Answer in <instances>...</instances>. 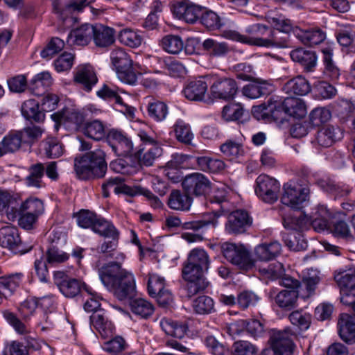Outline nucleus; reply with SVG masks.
Wrapping results in <instances>:
<instances>
[{"mask_svg": "<svg viewBox=\"0 0 355 355\" xmlns=\"http://www.w3.org/2000/svg\"><path fill=\"white\" fill-rule=\"evenodd\" d=\"M210 265L209 257L203 249L192 250L182 269V279L185 282L184 289L189 297L204 292L209 286L205 277Z\"/></svg>", "mask_w": 355, "mask_h": 355, "instance_id": "obj_1", "label": "nucleus"}, {"mask_svg": "<svg viewBox=\"0 0 355 355\" xmlns=\"http://www.w3.org/2000/svg\"><path fill=\"white\" fill-rule=\"evenodd\" d=\"M122 261H110L103 264L98 270L103 284L119 300L132 297L135 291L134 276L122 268Z\"/></svg>", "mask_w": 355, "mask_h": 355, "instance_id": "obj_2", "label": "nucleus"}, {"mask_svg": "<svg viewBox=\"0 0 355 355\" xmlns=\"http://www.w3.org/2000/svg\"><path fill=\"white\" fill-rule=\"evenodd\" d=\"M73 168L76 176L80 180H87L95 178H103L107 169L105 153L98 148L76 157Z\"/></svg>", "mask_w": 355, "mask_h": 355, "instance_id": "obj_3", "label": "nucleus"}, {"mask_svg": "<svg viewBox=\"0 0 355 355\" xmlns=\"http://www.w3.org/2000/svg\"><path fill=\"white\" fill-rule=\"evenodd\" d=\"M209 201L211 204L219 205L220 208L205 215L202 220L182 223L179 218L171 217L166 219L167 225L171 227L180 226L184 230H192L193 231H199L210 225L216 227L218 224V218L220 216L228 213V210L222 205L227 202V197L225 194L216 195L211 197Z\"/></svg>", "mask_w": 355, "mask_h": 355, "instance_id": "obj_4", "label": "nucleus"}, {"mask_svg": "<svg viewBox=\"0 0 355 355\" xmlns=\"http://www.w3.org/2000/svg\"><path fill=\"white\" fill-rule=\"evenodd\" d=\"M268 24L272 29L268 33V48L282 49L286 46L287 34L293 33V24L282 16L268 17Z\"/></svg>", "mask_w": 355, "mask_h": 355, "instance_id": "obj_5", "label": "nucleus"}, {"mask_svg": "<svg viewBox=\"0 0 355 355\" xmlns=\"http://www.w3.org/2000/svg\"><path fill=\"white\" fill-rule=\"evenodd\" d=\"M110 58L118 78L126 84L135 85L137 76L133 69L130 55L123 49L118 48L111 52Z\"/></svg>", "mask_w": 355, "mask_h": 355, "instance_id": "obj_6", "label": "nucleus"}, {"mask_svg": "<svg viewBox=\"0 0 355 355\" xmlns=\"http://www.w3.org/2000/svg\"><path fill=\"white\" fill-rule=\"evenodd\" d=\"M221 250L225 258L243 270L248 271L255 266V260L250 257L249 250L242 244L224 243Z\"/></svg>", "mask_w": 355, "mask_h": 355, "instance_id": "obj_7", "label": "nucleus"}, {"mask_svg": "<svg viewBox=\"0 0 355 355\" xmlns=\"http://www.w3.org/2000/svg\"><path fill=\"white\" fill-rule=\"evenodd\" d=\"M295 335L291 330L272 329L270 342L273 355H293L296 347L293 339Z\"/></svg>", "mask_w": 355, "mask_h": 355, "instance_id": "obj_8", "label": "nucleus"}, {"mask_svg": "<svg viewBox=\"0 0 355 355\" xmlns=\"http://www.w3.org/2000/svg\"><path fill=\"white\" fill-rule=\"evenodd\" d=\"M284 189L281 201L286 206L299 209L309 200V189L307 187H295L287 183L284 185Z\"/></svg>", "mask_w": 355, "mask_h": 355, "instance_id": "obj_9", "label": "nucleus"}, {"mask_svg": "<svg viewBox=\"0 0 355 355\" xmlns=\"http://www.w3.org/2000/svg\"><path fill=\"white\" fill-rule=\"evenodd\" d=\"M54 283L60 291L67 297L76 296L82 288L88 291L87 286L75 278L68 277L64 272L56 271L53 275Z\"/></svg>", "mask_w": 355, "mask_h": 355, "instance_id": "obj_10", "label": "nucleus"}, {"mask_svg": "<svg viewBox=\"0 0 355 355\" xmlns=\"http://www.w3.org/2000/svg\"><path fill=\"white\" fill-rule=\"evenodd\" d=\"M184 190L189 195L205 196L211 189V183L203 174L193 173L187 175L182 181Z\"/></svg>", "mask_w": 355, "mask_h": 355, "instance_id": "obj_11", "label": "nucleus"}, {"mask_svg": "<svg viewBox=\"0 0 355 355\" xmlns=\"http://www.w3.org/2000/svg\"><path fill=\"white\" fill-rule=\"evenodd\" d=\"M252 223V218L248 211L237 209L228 214L225 230L229 234H239L244 233Z\"/></svg>", "mask_w": 355, "mask_h": 355, "instance_id": "obj_12", "label": "nucleus"}, {"mask_svg": "<svg viewBox=\"0 0 355 355\" xmlns=\"http://www.w3.org/2000/svg\"><path fill=\"white\" fill-rule=\"evenodd\" d=\"M285 98L272 94L268 98V122L279 126L288 122Z\"/></svg>", "mask_w": 355, "mask_h": 355, "instance_id": "obj_13", "label": "nucleus"}, {"mask_svg": "<svg viewBox=\"0 0 355 355\" xmlns=\"http://www.w3.org/2000/svg\"><path fill=\"white\" fill-rule=\"evenodd\" d=\"M237 90L236 81L229 78H216L210 86V93L212 97L224 101L232 100Z\"/></svg>", "mask_w": 355, "mask_h": 355, "instance_id": "obj_14", "label": "nucleus"}, {"mask_svg": "<svg viewBox=\"0 0 355 355\" xmlns=\"http://www.w3.org/2000/svg\"><path fill=\"white\" fill-rule=\"evenodd\" d=\"M202 11V7L186 0L177 1L173 10L176 17L189 24H194L199 19Z\"/></svg>", "mask_w": 355, "mask_h": 355, "instance_id": "obj_15", "label": "nucleus"}, {"mask_svg": "<svg viewBox=\"0 0 355 355\" xmlns=\"http://www.w3.org/2000/svg\"><path fill=\"white\" fill-rule=\"evenodd\" d=\"M312 272H313V275L309 272L307 275L304 276L301 282L290 276H286L285 274L278 280L280 284L286 288H291V290H300L302 288L307 291V293L313 294L316 286L320 281V277L314 271Z\"/></svg>", "mask_w": 355, "mask_h": 355, "instance_id": "obj_16", "label": "nucleus"}, {"mask_svg": "<svg viewBox=\"0 0 355 355\" xmlns=\"http://www.w3.org/2000/svg\"><path fill=\"white\" fill-rule=\"evenodd\" d=\"M107 141L118 156L126 157L132 153V142L121 131L111 130L107 135Z\"/></svg>", "mask_w": 355, "mask_h": 355, "instance_id": "obj_17", "label": "nucleus"}, {"mask_svg": "<svg viewBox=\"0 0 355 355\" xmlns=\"http://www.w3.org/2000/svg\"><path fill=\"white\" fill-rule=\"evenodd\" d=\"M0 245L15 253L23 254L26 250L22 247L18 229L14 226H4L0 229Z\"/></svg>", "mask_w": 355, "mask_h": 355, "instance_id": "obj_18", "label": "nucleus"}, {"mask_svg": "<svg viewBox=\"0 0 355 355\" xmlns=\"http://www.w3.org/2000/svg\"><path fill=\"white\" fill-rule=\"evenodd\" d=\"M293 34L302 44L310 46L320 44L326 39V33L318 27L302 29L293 25Z\"/></svg>", "mask_w": 355, "mask_h": 355, "instance_id": "obj_19", "label": "nucleus"}, {"mask_svg": "<svg viewBox=\"0 0 355 355\" xmlns=\"http://www.w3.org/2000/svg\"><path fill=\"white\" fill-rule=\"evenodd\" d=\"M312 295L302 288L300 290H282L275 296V301L280 308L291 310L297 306L299 297L306 299Z\"/></svg>", "mask_w": 355, "mask_h": 355, "instance_id": "obj_20", "label": "nucleus"}, {"mask_svg": "<svg viewBox=\"0 0 355 355\" xmlns=\"http://www.w3.org/2000/svg\"><path fill=\"white\" fill-rule=\"evenodd\" d=\"M211 80V78L206 76L190 81L183 89L184 96L190 101H202L207 91L208 82L210 83Z\"/></svg>", "mask_w": 355, "mask_h": 355, "instance_id": "obj_21", "label": "nucleus"}, {"mask_svg": "<svg viewBox=\"0 0 355 355\" xmlns=\"http://www.w3.org/2000/svg\"><path fill=\"white\" fill-rule=\"evenodd\" d=\"M338 333L340 338L348 344L355 343V314L340 315L338 322Z\"/></svg>", "mask_w": 355, "mask_h": 355, "instance_id": "obj_22", "label": "nucleus"}, {"mask_svg": "<svg viewBox=\"0 0 355 355\" xmlns=\"http://www.w3.org/2000/svg\"><path fill=\"white\" fill-rule=\"evenodd\" d=\"M90 324L101 334L103 338L112 336L114 333V325L106 316L105 311L98 310L94 311L89 317Z\"/></svg>", "mask_w": 355, "mask_h": 355, "instance_id": "obj_23", "label": "nucleus"}, {"mask_svg": "<svg viewBox=\"0 0 355 355\" xmlns=\"http://www.w3.org/2000/svg\"><path fill=\"white\" fill-rule=\"evenodd\" d=\"M94 25L85 24L72 30L67 37L69 45L85 46L93 40Z\"/></svg>", "mask_w": 355, "mask_h": 355, "instance_id": "obj_24", "label": "nucleus"}, {"mask_svg": "<svg viewBox=\"0 0 355 355\" xmlns=\"http://www.w3.org/2000/svg\"><path fill=\"white\" fill-rule=\"evenodd\" d=\"M74 80L80 84L86 92H90L98 82L94 69L89 64L79 66L76 69Z\"/></svg>", "mask_w": 355, "mask_h": 355, "instance_id": "obj_25", "label": "nucleus"}, {"mask_svg": "<svg viewBox=\"0 0 355 355\" xmlns=\"http://www.w3.org/2000/svg\"><path fill=\"white\" fill-rule=\"evenodd\" d=\"M93 41L98 47L105 48L115 41V31L112 28L101 24L94 25Z\"/></svg>", "mask_w": 355, "mask_h": 355, "instance_id": "obj_26", "label": "nucleus"}, {"mask_svg": "<svg viewBox=\"0 0 355 355\" xmlns=\"http://www.w3.org/2000/svg\"><path fill=\"white\" fill-rule=\"evenodd\" d=\"M336 37L346 53H355V31L350 26H343L336 32Z\"/></svg>", "mask_w": 355, "mask_h": 355, "instance_id": "obj_27", "label": "nucleus"}, {"mask_svg": "<svg viewBox=\"0 0 355 355\" xmlns=\"http://www.w3.org/2000/svg\"><path fill=\"white\" fill-rule=\"evenodd\" d=\"M291 59L298 62L306 71H312L317 63V57L312 51L298 48L291 52Z\"/></svg>", "mask_w": 355, "mask_h": 355, "instance_id": "obj_28", "label": "nucleus"}, {"mask_svg": "<svg viewBox=\"0 0 355 355\" xmlns=\"http://www.w3.org/2000/svg\"><path fill=\"white\" fill-rule=\"evenodd\" d=\"M23 277L21 272L0 277V295L5 298L11 296L21 284Z\"/></svg>", "mask_w": 355, "mask_h": 355, "instance_id": "obj_29", "label": "nucleus"}, {"mask_svg": "<svg viewBox=\"0 0 355 355\" xmlns=\"http://www.w3.org/2000/svg\"><path fill=\"white\" fill-rule=\"evenodd\" d=\"M53 79L49 71H42L36 74L31 80L28 88L35 96H42L51 86Z\"/></svg>", "mask_w": 355, "mask_h": 355, "instance_id": "obj_30", "label": "nucleus"}, {"mask_svg": "<svg viewBox=\"0 0 355 355\" xmlns=\"http://www.w3.org/2000/svg\"><path fill=\"white\" fill-rule=\"evenodd\" d=\"M340 129L327 125L320 128L316 134L314 144L323 148L330 147L338 139Z\"/></svg>", "mask_w": 355, "mask_h": 355, "instance_id": "obj_31", "label": "nucleus"}, {"mask_svg": "<svg viewBox=\"0 0 355 355\" xmlns=\"http://www.w3.org/2000/svg\"><path fill=\"white\" fill-rule=\"evenodd\" d=\"M192 200V198L188 193L173 190L168 200V205L174 210L187 211L191 206Z\"/></svg>", "mask_w": 355, "mask_h": 355, "instance_id": "obj_32", "label": "nucleus"}, {"mask_svg": "<svg viewBox=\"0 0 355 355\" xmlns=\"http://www.w3.org/2000/svg\"><path fill=\"white\" fill-rule=\"evenodd\" d=\"M284 89L288 94L304 96L311 92L309 81L302 76H297L289 80L284 85Z\"/></svg>", "mask_w": 355, "mask_h": 355, "instance_id": "obj_33", "label": "nucleus"}, {"mask_svg": "<svg viewBox=\"0 0 355 355\" xmlns=\"http://www.w3.org/2000/svg\"><path fill=\"white\" fill-rule=\"evenodd\" d=\"M22 115L27 119L35 122H42L44 120L45 114L40 108L39 102L34 99H29L24 102L21 105Z\"/></svg>", "mask_w": 355, "mask_h": 355, "instance_id": "obj_34", "label": "nucleus"}, {"mask_svg": "<svg viewBox=\"0 0 355 355\" xmlns=\"http://www.w3.org/2000/svg\"><path fill=\"white\" fill-rule=\"evenodd\" d=\"M246 31L249 35H244L245 44L259 46H266V40L262 37L266 32V26L260 24H253L249 26Z\"/></svg>", "mask_w": 355, "mask_h": 355, "instance_id": "obj_35", "label": "nucleus"}, {"mask_svg": "<svg viewBox=\"0 0 355 355\" xmlns=\"http://www.w3.org/2000/svg\"><path fill=\"white\" fill-rule=\"evenodd\" d=\"M19 131H12L4 137L0 143V154H6L8 153H14L18 150L24 140Z\"/></svg>", "mask_w": 355, "mask_h": 355, "instance_id": "obj_36", "label": "nucleus"}, {"mask_svg": "<svg viewBox=\"0 0 355 355\" xmlns=\"http://www.w3.org/2000/svg\"><path fill=\"white\" fill-rule=\"evenodd\" d=\"M41 146L44 155L49 159H55L62 156L64 148L60 141L54 137H48L44 139Z\"/></svg>", "mask_w": 355, "mask_h": 355, "instance_id": "obj_37", "label": "nucleus"}, {"mask_svg": "<svg viewBox=\"0 0 355 355\" xmlns=\"http://www.w3.org/2000/svg\"><path fill=\"white\" fill-rule=\"evenodd\" d=\"M160 325L162 330L167 335L179 339L182 338L188 330V327L186 324L169 319L162 320Z\"/></svg>", "mask_w": 355, "mask_h": 355, "instance_id": "obj_38", "label": "nucleus"}, {"mask_svg": "<svg viewBox=\"0 0 355 355\" xmlns=\"http://www.w3.org/2000/svg\"><path fill=\"white\" fill-rule=\"evenodd\" d=\"M202 48L210 57H224L230 51L227 43L219 42L211 38H208L202 42Z\"/></svg>", "mask_w": 355, "mask_h": 355, "instance_id": "obj_39", "label": "nucleus"}, {"mask_svg": "<svg viewBox=\"0 0 355 355\" xmlns=\"http://www.w3.org/2000/svg\"><path fill=\"white\" fill-rule=\"evenodd\" d=\"M195 162L197 163L200 170L213 173H219L225 167L223 160L207 156L197 157L195 159Z\"/></svg>", "mask_w": 355, "mask_h": 355, "instance_id": "obj_40", "label": "nucleus"}, {"mask_svg": "<svg viewBox=\"0 0 355 355\" xmlns=\"http://www.w3.org/2000/svg\"><path fill=\"white\" fill-rule=\"evenodd\" d=\"M286 110L288 112V119L293 116L296 119H302L306 114V106L304 101L297 98H285Z\"/></svg>", "mask_w": 355, "mask_h": 355, "instance_id": "obj_41", "label": "nucleus"}, {"mask_svg": "<svg viewBox=\"0 0 355 355\" xmlns=\"http://www.w3.org/2000/svg\"><path fill=\"white\" fill-rule=\"evenodd\" d=\"M107 240L98 246V252L105 254L106 258H114L118 261H123L125 255L120 252H116L119 243V237L107 239Z\"/></svg>", "mask_w": 355, "mask_h": 355, "instance_id": "obj_42", "label": "nucleus"}, {"mask_svg": "<svg viewBox=\"0 0 355 355\" xmlns=\"http://www.w3.org/2000/svg\"><path fill=\"white\" fill-rule=\"evenodd\" d=\"M137 156L140 163L145 166L153 165L156 158L159 157L162 153V148L159 144H154L151 147H141L137 151Z\"/></svg>", "mask_w": 355, "mask_h": 355, "instance_id": "obj_43", "label": "nucleus"}, {"mask_svg": "<svg viewBox=\"0 0 355 355\" xmlns=\"http://www.w3.org/2000/svg\"><path fill=\"white\" fill-rule=\"evenodd\" d=\"M335 279L340 287V293L352 292L355 295V270L339 273L335 276Z\"/></svg>", "mask_w": 355, "mask_h": 355, "instance_id": "obj_44", "label": "nucleus"}, {"mask_svg": "<svg viewBox=\"0 0 355 355\" xmlns=\"http://www.w3.org/2000/svg\"><path fill=\"white\" fill-rule=\"evenodd\" d=\"M147 112L150 119L157 122H160L166 118L168 108L164 102L153 100L152 102L148 103Z\"/></svg>", "mask_w": 355, "mask_h": 355, "instance_id": "obj_45", "label": "nucleus"}, {"mask_svg": "<svg viewBox=\"0 0 355 355\" xmlns=\"http://www.w3.org/2000/svg\"><path fill=\"white\" fill-rule=\"evenodd\" d=\"M93 231L105 239L119 237V232L114 225L103 218L98 217L93 227Z\"/></svg>", "mask_w": 355, "mask_h": 355, "instance_id": "obj_46", "label": "nucleus"}, {"mask_svg": "<svg viewBox=\"0 0 355 355\" xmlns=\"http://www.w3.org/2000/svg\"><path fill=\"white\" fill-rule=\"evenodd\" d=\"M309 220L308 216L303 214L299 216L288 215L284 217L283 225L287 230L301 231L309 227Z\"/></svg>", "mask_w": 355, "mask_h": 355, "instance_id": "obj_47", "label": "nucleus"}, {"mask_svg": "<svg viewBox=\"0 0 355 355\" xmlns=\"http://www.w3.org/2000/svg\"><path fill=\"white\" fill-rule=\"evenodd\" d=\"M174 132L177 140L186 145H191L193 134L190 125L184 121L179 119L173 125Z\"/></svg>", "mask_w": 355, "mask_h": 355, "instance_id": "obj_48", "label": "nucleus"}, {"mask_svg": "<svg viewBox=\"0 0 355 355\" xmlns=\"http://www.w3.org/2000/svg\"><path fill=\"white\" fill-rule=\"evenodd\" d=\"M83 132L87 137L99 141L105 137L103 123L99 120L87 122L83 127Z\"/></svg>", "mask_w": 355, "mask_h": 355, "instance_id": "obj_49", "label": "nucleus"}, {"mask_svg": "<svg viewBox=\"0 0 355 355\" xmlns=\"http://www.w3.org/2000/svg\"><path fill=\"white\" fill-rule=\"evenodd\" d=\"M130 309L132 313L142 318H148L154 312L153 305L148 301L142 299H135L130 302Z\"/></svg>", "mask_w": 355, "mask_h": 355, "instance_id": "obj_50", "label": "nucleus"}, {"mask_svg": "<svg viewBox=\"0 0 355 355\" xmlns=\"http://www.w3.org/2000/svg\"><path fill=\"white\" fill-rule=\"evenodd\" d=\"M323 53V60L324 63V73L331 80H337L340 76V69L332 61L331 50L325 48L322 50Z\"/></svg>", "mask_w": 355, "mask_h": 355, "instance_id": "obj_51", "label": "nucleus"}, {"mask_svg": "<svg viewBox=\"0 0 355 355\" xmlns=\"http://www.w3.org/2000/svg\"><path fill=\"white\" fill-rule=\"evenodd\" d=\"M119 40L123 44L131 48H137L141 44L143 38L136 31L130 28L121 30L118 35Z\"/></svg>", "mask_w": 355, "mask_h": 355, "instance_id": "obj_52", "label": "nucleus"}, {"mask_svg": "<svg viewBox=\"0 0 355 355\" xmlns=\"http://www.w3.org/2000/svg\"><path fill=\"white\" fill-rule=\"evenodd\" d=\"M288 319L293 325L300 330L308 329L311 323V315L302 309L292 311L288 315Z\"/></svg>", "mask_w": 355, "mask_h": 355, "instance_id": "obj_53", "label": "nucleus"}, {"mask_svg": "<svg viewBox=\"0 0 355 355\" xmlns=\"http://www.w3.org/2000/svg\"><path fill=\"white\" fill-rule=\"evenodd\" d=\"M44 174V167L42 164L37 163L29 168V175L26 178V183L29 187L40 188L42 179Z\"/></svg>", "mask_w": 355, "mask_h": 355, "instance_id": "obj_54", "label": "nucleus"}, {"mask_svg": "<svg viewBox=\"0 0 355 355\" xmlns=\"http://www.w3.org/2000/svg\"><path fill=\"white\" fill-rule=\"evenodd\" d=\"M162 46L166 52L177 54L183 49L184 43L180 36L168 35L162 38Z\"/></svg>", "mask_w": 355, "mask_h": 355, "instance_id": "obj_55", "label": "nucleus"}, {"mask_svg": "<svg viewBox=\"0 0 355 355\" xmlns=\"http://www.w3.org/2000/svg\"><path fill=\"white\" fill-rule=\"evenodd\" d=\"M192 307L198 314H209L214 310V302L207 295H200L193 301Z\"/></svg>", "mask_w": 355, "mask_h": 355, "instance_id": "obj_56", "label": "nucleus"}, {"mask_svg": "<svg viewBox=\"0 0 355 355\" xmlns=\"http://www.w3.org/2000/svg\"><path fill=\"white\" fill-rule=\"evenodd\" d=\"M196 157L189 155L175 154L166 163V166L172 169L190 168L195 162Z\"/></svg>", "mask_w": 355, "mask_h": 355, "instance_id": "obj_57", "label": "nucleus"}, {"mask_svg": "<svg viewBox=\"0 0 355 355\" xmlns=\"http://www.w3.org/2000/svg\"><path fill=\"white\" fill-rule=\"evenodd\" d=\"M328 213L324 209H320L312 216H308L310 218L309 226L311 225L313 230L318 232H323L329 228V224L326 216Z\"/></svg>", "mask_w": 355, "mask_h": 355, "instance_id": "obj_58", "label": "nucleus"}, {"mask_svg": "<svg viewBox=\"0 0 355 355\" xmlns=\"http://www.w3.org/2000/svg\"><path fill=\"white\" fill-rule=\"evenodd\" d=\"M199 19L201 24L209 30H217L222 26L218 15L211 10H205V8H202Z\"/></svg>", "mask_w": 355, "mask_h": 355, "instance_id": "obj_59", "label": "nucleus"}, {"mask_svg": "<svg viewBox=\"0 0 355 355\" xmlns=\"http://www.w3.org/2000/svg\"><path fill=\"white\" fill-rule=\"evenodd\" d=\"M204 344L212 355H232L231 350L218 341L213 336L205 337Z\"/></svg>", "mask_w": 355, "mask_h": 355, "instance_id": "obj_60", "label": "nucleus"}, {"mask_svg": "<svg viewBox=\"0 0 355 355\" xmlns=\"http://www.w3.org/2000/svg\"><path fill=\"white\" fill-rule=\"evenodd\" d=\"M243 114V108L241 103H230L223 107L222 117L227 121H238Z\"/></svg>", "mask_w": 355, "mask_h": 355, "instance_id": "obj_61", "label": "nucleus"}, {"mask_svg": "<svg viewBox=\"0 0 355 355\" xmlns=\"http://www.w3.org/2000/svg\"><path fill=\"white\" fill-rule=\"evenodd\" d=\"M3 315L6 320L13 327L15 331L21 335H26L30 333V331L26 324L17 318V316L9 311H5Z\"/></svg>", "mask_w": 355, "mask_h": 355, "instance_id": "obj_62", "label": "nucleus"}, {"mask_svg": "<svg viewBox=\"0 0 355 355\" xmlns=\"http://www.w3.org/2000/svg\"><path fill=\"white\" fill-rule=\"evenodd\" d=\"M1 355H29L24 345L18 340L6 342Z\"/></svg>", "mask_w": 355, "mask_h": 355, "instance_id": "obj_63", "label": "nucleus"}, {"mask_svg": "<svg viewBox=\"0 0 355 355\" xmlns=\"http://www.w3.org/2000/svg\"><path fill=\"white\" fill-rule=\"evenodd\" d=\"M231 352L232 355H256L257 349L248 341L239 340L234 343Z\"/></svg>", "mask_w": 355, "mask_h": 355, "instance_id": "obj_64", "label": "nucleus"}]
</instances>
